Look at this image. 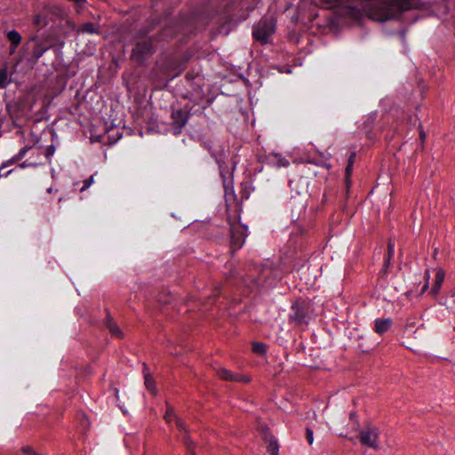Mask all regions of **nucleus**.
Segmentation results:
<instances>
[{"mask_svg": "<svg viewBox=\"0 0 455 455\" xmlns=\"http://www.w3.org/2000/svg\"><path fill=\"white\" fill-rule=\"evenodd\" d=\"M227 212V220L230 226V247L231 251L234 252L240 249L244 243L246 236V227L239 223L240 210L237 206L235 207L233 215L231 214L228 208Z\"/></svg>", "mask_w": 455, "mask_h": 455, "instance_id": "1", "label": "nucleus"}, {"mask_svg": "<svg viewBox=\"0 0 455 455\" xmlns=\"http://www.w3.org/2000/svg\"><path fill=\"white\" fill-rule=\"evenodd\" d=\"M148 31L144 30L138 33L136 44L131 54V59L139 65H142L145 59L154 52L151 39L145 37Z\"/></svg>", "mask_w": 455, "mask_h": 455, "instance_id": "2", "label": "nucleus"}, {"mask_svg": "<svg viewBox=\"0 0 455 455\" xmlns=\"http://www.w3.org/2000/svg\"><path fill=\"white\" fill-rule=\"evenodd\" d=\"M212 103V100H207V104L205 106H203L201 110L196 109L193 110V106L188 108V111H184L183 109H177L173 110L172 112L171 117H172V125L173 129L174 134H180L182 131V128L186 125L188 117L190 115H194L196 113L202 114L203 111L210 106Z\"/></svg>", "mask_w": 455, "mask_h": 455, "instance_id": "3", "label": "nucleus"}, {"mask_svg": "<svg viewBox=\"0 0 455 455\" xmlns=\"http://www.w3.org/2000/svg\"><path fill=\"white\" fill-rule=\"evenodd\" d=\"M275 19L272 16L263 17L253 28V37L262 44H267L268 37L275 33Z\"/></svg>", "mask_w": 455, "mask_h": 455, "instance_id": "4", "label": "nucleus"}, {"mask_svg": "<svg viewBox=\"0 0 455 455\" xmlns=\"http://www.w3.org/2000/svg\"><path fill=\"white\" fill-rule=\"evenodd\" d=\"M359 442L362 445L371 448L375 451L379 449V429L376 426L368 424L359 431Z\"/></svg>", "mask_w": 455, "mask_h": 455, "instance_id": "5", "label": "nucleus"}, {"mask_svg": "<svg viewBox=\"0 0 455 455\" xmlns=\"http://www.w3.org/2000/svg\"><path fill=\"white\" fill-rule=\"evenodd\" d=\"M30 44H32V51L27 60L30 64L35 65L44 55V53L49 49V46H47L42 40L36 37H33L24 44L23 49L25 47L29 48Z\"/></svg>", "mask_w": 455, "mask_h": 455, "instance_id": "6", "label": "nucleus"}, {"mask_svg": "<svg viewBox=\"0 0 455 455\" xmlns=\"http://www.w3.org/2000/svg\"><path fill=\"white\" fill-rule=\"evenodd\" d=\"M292 313L290 315L291 321L295 323L297 325L302 324L308 315V305L305 300H296L291 305Z\"/></svg>", "mask_w": 455, "mask_h": 455, "instance_id": "7", "label": "nucleus"}, {"mask_svg": "<svg viewBox=\"0 0 455 455\" xmlns=\"http://www.w3.org/2000/svg\"><path fill=\"white\" fill-rule=\"evenodd\" d=\"M216 374L218 377L226 381L232 382H244L248 383L251 381V379L247 376L242 375L240 373L232 372L225 368H220L216 371Z\"/></svg>", "mask_w": 455, "mask_h": 455, "instance_id": "8", "label": "nucleus"}, {"mask_svg": "<svg viewBox=\"0 0 455 455\" xmlns=\"http://www.w3.org/2000/svg\"><path fill=\"white\" fill-rule=\"evenodd\" d=\"M289 187L292 196H305L307 193V184L302 177H298L290 181Z\"/></svg>", "mask_w": 455, "mask_h": 455, "instance_id": "9", "label": "nucleus"}, {"mask_svg": "<svg viewBox=\"0 0 455 455\" xmlns=\"http://www.w3.org/2000/svg\"><path fill=\"white\" fill-rule=\"evenodd\" d=\"M106 312H107V316H106V320H105V326L108 328V330L113 336H115L118 339H122L123 331H121V329L118 327L116 323L111 317L109 311L106 310Z\"/></svg>", "mask_w": 455, "mask_h": 455, "instance_id": "10", "label": "nucleus"}, {"mask_svg": "<svg viewBox=\"0 0 455 455\" xmlns=\"http://www.w3.org/2000/svg\"><path fill=\"white\" fill-rule=\"evenodd\" d=\"M392 325V320L389 318L377 319L374 324V331L378 334H383L387 332Z\"/></svg>", "mask_w": 455, "mask_h": 455, "instance_id": "11", "label": "nucleus"}, {"mask_svg": "<svg viewBox=\"0 0 455 455\" xmlns=\"http://www.w3.org/2000/svg\"><path fill=\"white\" fill-rule=\"evenodd\" d=\"M444 275H445V273L443 269H438L436 274H435V283L431 289V293L433 295H437L440 291V289L443 283V281H444Z\"/></svg>", "mask_w": 455, "mask_h": 455, "instance_id": "12", "label": "nucleus"}, {"mask_svg": "<svg viewBox=\"0 0 455 455\" xmlns=\"http://www.w3.org/2000/svg\"><path fill=\"white\" fill-rule=\"evenodd\" d=\"M265 443H267V450L270 455H279V445L277 440L274 436L269 437L268 441Z\"/></svg>", "mask_w": 455, "mask_h": 455, "instance_id": "13", "label": "nucleus"}, {"mask_svg": "<svg viewBox=\"0 0 455 455\" xmlns=\"http://www.w3.org/2000/svg\"><path fill=\"white\" fill-rule=\"evenodd\" d=\"M6 37L11 44L20 45L22 40L21 35L16 30L8 31Z\"/></svg>", "mask_w": 455, "mask_h": 455, "instance_id": "14", "label": "nucleus"}, {"mask_svg": "<svg viewBox=\"0 0 455 455\" xmlns=\"http://www.w3.org/2000/svg\"><path fill=\"white\" fill-rule=\"evenodd\" d=\"M79 33H88V34H93V33H99L98 29L96 28L95 24L92 22L84 23L81 26V28L78 29Z\"/></svg>", "mask_w": 455, "mask_h": 455, "instance_id": "15", "label": "nucleus"}, {"mask_svg": "<svg viewBox=\"0 0 455 455\" xmlns=\"http://www.w3.org/2000/svg\"><path fill=\"white\" fill-rule=\"evenodd\" d=\"M9 83L7 68L4 66L0 68V88H5Z\"/></svg>", "mask_w": 455, "mask_h": 455, "instance_id": "16", "label": "nucleus"}, {"mask_svg": "<svg viewBox=\"0 0 455 455\" xmlns=\"http://www.w3.org/2000/svg\"><path fill=\"white\" fill-rule=\"evenodd\" d=\"M48 21L45 17H43L40 14H36L33 16V24L37 28H44L47 25Z\"/></svg>", "mask_w": 455, "mask_h": 455, "instance_id": "17", "label": "nucleus"}, {"mask_svg": "<svg viewBox=\"0 0 455 455\" xmlns=\"http://www.w3.org/2000/svg\"><path fill=\"white\" fill-rule=\"evenodd\" d=\"M145 385L151 393L156 394L155 381L148 373L145 375Z\"/></svg>", "mask_w": 455, "mask_h": 455, "instance_id": "18", "label": "nucleus"}, {"mask_svg": "<svg viewBox=\"0 0 455 455\" xmlns=\"http://www.w3.org/2000/svg\"><path fill=\"white\" fill-rule=\"evenodd\" d=\"M267 346L261 342H255L252 344V351L259 355H264L266 353Z\"/></svg>", "mask_w": 455, "mask_h": 455, "instance_id": "19", "label": "nucleus"}, {"mask_svg": "<svg viewBox=\"0 0 455 455\" xmlns=\"http://www.w3.org/2000/svg\"><path fill=\"white\" fill-rule=\"evenodd\" d=\"M404 346L406 347V348L413 351L414 353H418L419 349L421 347V342L410 340Z\"/></svg>", "mask_w": 455, "mask_h": 455, "instance_id": "20", "label": "nucleus"}, {"mask_svg": "<svg viewBox=\"0 0 455 455\" xmlns=\"http://www.w3.org/2000/svg\"><path fill=\"white\" fill-rule=\"evenodd\" d=\"M259 430H260V433H261V435H262V439L264 440V442H267L268 438L273 436L271 435V433H270L269 427L267 426H266V425L261 426L259 427Z\"/></svg>", "mask_w": 455, "mask_h": 455, "instance_id": "21", "label": "nucleus"}, {"mask_svg": "<svg viewBox=\"0 0 455 455\" xmlns=\"http://www.w3.org/2000/svg\"><path fill=\"white\" fill-rule=\"evenodd\" d=\"M93 181H94L93 175L90 176L88 179H85L83 182L84 185L81 188L80 191L81 192L85 191L93 183Z\"/></svg>", "mask_w": 455, "mask_h": 455, "instance_id": "22", "label": "nucleus"}, {"mask_svg": "<svg viewBox=\"0 0 455 455\" xmlns=\"http://www.w3.org/2000/svg\"><path fill=\"white\" fill-rule=\"evenodd\" d=\"M425 331H426V327L421 324L415 331H414V334H415V337L414 339H421L425 336Z\"/></svg>", "mask_w": 455, "mask_h": 455, "instance_id": "23", "label": "nucleus"}, {"mask_svg": "<svg viewBox=\"0 0 455 455\" xmlns=\"http://www.w3.org/2000/svg\"><path fill=\"white\" fill-rule=\"evenodd\" d=\"M21 451L26 455H40L39 453L35 451L34 449L29 445L23 446L21 448Z\"/></svg>", "mask_w": 455, "mask_h": 455, "instance_id": "24", "label": "nucleus"}, {"mask_svg": "<svg viewBox=\"0 0 455 455\" xmlns=\"http://www.w3.org/2000/svg\"><path fill=\"white\" fill-rule=\"evenodd\" d=\"M425 278H426V283L421 289L420 295L423 294L428 289V283H429V278H430V273H429L428 269H427L425 271Z\"/></svg>", "mask_w": 455, "mask_h": 455, "instance_id": "25", "label": "nucleus"}, {"mask_svg": "<svg viewBox=\"0 0 455 455\" xmlns=\"http://www.w3.org/2000/svg\"><path fill=\"white\" fill-rule=\"evenodd\" d=\"M184 443H185V445L187 446V449H188V451L189 454H190V455H196V454L194 453V451H192V444H193V443H192V441L189 439V437H188V436H185V437H184Z\"/></svg>", "mask_w": 455, "mask_h": 455, "instance_id": "26", "label": "nucleus"}, {"mask_svg": "<svg viewBox=\"0 0 455 455\" xmlns=\"http://www.w3.org/2000/svg\"><path fill=\"white\" fill-rule=\"evenodd\" d=\"M352 172H353V165L347 164V167L345 170V179H346L347 183H348L350 180Z\"/></svg>", "mask_w": 455, "mask_h": 455, "instance_id": "27", "label": "nucleus"}, {"mask_svg": "<svg viewBox=\"0 0 455 455\" xmlns=\"http://www.w3.org/2000/svg\"><path fill=\"white\" fill-rule=\"evenodd\" d=\"M419 140H420V142H421V145H422V148L424 147V143H425V140H426V138H427V135H426V132L422 127L421 124L419 125Z\"/></svg>", "mask_w": 455, "mask_h": 455, "instance_id": "28", "label": "nucleus"}, {"mask_svg": "<svg viewBox=\"0 0 455 455\" xmlns=\"http://www.w3.org/2000/svg\"><path fill=\"white\" fill-rule=\"evenodd\" d=\"M306 438L309 444L313 443L314 437H313V430L309 427L306 428Z\"/></svg>", "mask_w": 455, "mask_h": 455, "instance_id": "29", "label": "nucleus"}, {"mask_svg": "<svg viewBox=\"0 0 455 455\" xmlns=\"http://www.w3.org/2000/svg\"><path fill=\"white\" fill-rule=\"evenodd\" d=\"M30 148L29 147H24L22 148L19 153L15 156L16 159L18 161H20V159H22L24 157V156L26 155V153L28 151Z\"/></svg>", "mask_w": 455, "mask_h": 455, "instance_id": "30", "label": "nucleus"}, {"mask_svg": "<svg viewBox=\"0 0 455 455\" xmlns=\"http://www.w3.org/2000/svg\"><path fill=\"white\" fill-rule=\"evenodd\" d=\"M17 162H18V160L16 159V157H15V156H14L12 158H11V159H9V160H7L6 162H4V163L2 164V165L0 166V171H1L2 169L5 168V167H7V166H9V165H11V164H13L17 163Z\"/></svg>", "mask_w": 455, "mask_h": 455, "instance_id": "31", "label": "nucleus"}, {"mask_svg": "<svg viewBox=\"0 0 455 455\" xmlns=\"http://www.w3.org/2000/svg\"><path fill=\"white\" fill-rule=\"evenodd\" d=\"M54 152H55V147L53 145L48 146L45 150L46 158L49 159L52 156H53Z\"/></svg>", "mask_w": 455, "mask_h": 455, "instance_id": "32", "label": "nucleus"}, {"mask_svg": "<svg viewBox=\"0 0 455 455\" xmlns=\"http://www.w3.org/2000/svg\"><path fill=\"white\" fill-rule=\"evenodd\" d=\"M394 255V243L391 242V240H389L388 243H387V257H388L389 259H392Z\"/></svg>", "mask_w": 455, "mask_h": 455, "instance_id": "33", "label": "nucleus"}, {"mask_svg": "<svg viewBox=\"0 0 455 455\" xmlns=\"http://www.w3.org/2000/svg\"><path fill=\"white\" fill-rule=\"evenodd\" d=\"M349 13L354 17V18H360L361 17V11L359 9H356V8H351Z\"/></svg>", "mask_w": 455, "mask_h": 455, "instance_id": "34", "label": "nucleus"}, {"mask_svg": "<svg viewBox=\"0 0 455 455\" xmlns=\"http://www.w3.org/2000/svg\"><path fill=\"white\" fill-rule=\"evenodd\" d=\"M355 156H356L355 151L351 152V154L348 157V160H347V164L354 165Z\"/></svg>", "mask_w": 455, "mask_h": 455, "instance_id": "35", "label": "nucleus"}, {"mask_svg": "<svg viewBox=\"0 0 455 455\" xmlns=\"http://www.w3.org/2000/svg\"><path fill=\"white\" fill-rule=\"evenodd\" d=\"M176 426L179 429L186 431L185 423L180 419H176Z\"/></svg>", "mask_w": 455, "mask_h": 455, "instance_id": "36", "label": "nucleus"}, {"mask_svg": "<svg viewBox=\"0 0 455 455\" xmlns=\"http://www.w3.org/2000/svg\"><path fill=\"white\" fill-rule=\"evenodd\" d=\"M349 418H350V419H351V420H354V421H355V423L356 427H359V421H358V419H357V415H356V413H355V411L351 412V413L349 414Z\"/></svg>", "mask_w": 455, "mask_h": 455, "instance_id": "37", "label": "nucleus"}, {"mask_svg": "<svg viewBox=\"0 0 455 455\" xmlns=\"http://www.w3.org/2000/svg\"><path fill=\"white\" fill-rule=\"evenodd\" d=\"M174 417L172 411H167L164 415V419L167 422H170L172 420V418Z\"/></svg>", "mask_w": 455, "mask_h": 455, "instance_id": "38", "label": "nucleus"}, {"mask_svg": "<svg viewBox=\"0 0 455 455\" xmlns=\"http://www.w3.org/2000/svg\"><path fill=\"white\" fill-rule=\"evenodd\" d=\"M390 261H391V259L387 257L385 259V262H384V271H386V269L389 267Z\"/></svg>", "mask_w": 455, "mask_h": 455, "instance_id": "39", "label": "nucleus"}, {"mask_svg": "<svg viewBox=\"0 0 455 455\" xmlns=\"http://www.w3.org/2000/svg\"><path fill=\"white\" fill-rule=\"evenodd\" d=\"M82 424H84L87 427H89L90 423H89V419L87 416L84 415L83 417Z\"/></svg>", "mask_w": 455, "mask_h": 455, "instance_id": "40", "label": "nucleus"}, {"mask_svg": "<svg viewBox=\"0 0 455 455\" xmlns=\"http://www.w3.org/2000/svg\"><path fill=\"white\" fill-rule=\"evenodd\" d=\"M18 46L19 45H16V44H11L10 45V54H13L16 52Z\"/></svg>", "mask_w": 455, "mask_h": 455, "instance_id": "41", "label": "nucleus"}, {"mask_svg": "<svg viewBox=\"0 0 455 455\" xmlns=\"http://www.w3.org/2000/svg\"><path fill=\"white\" fill-rule=\"evenodd\" d=\"M288 164L289 163L287 160H283V159L280 160V165H282V166H286V165H288Z\"/></svg>", "mask_w": 455, "mask_h": 455, "instance_id": "42", "label": "nucleus"}, {"mask_svg": "<svg viewBox=\"0 0 455 455\" xmlns=\"http://www.w3.org/2000/svg\"><path fill=\"white\" fill-rule=\"evenodd\" d=\"M28 165H29V164H26V163H22L20 166L21 168H24V167H27V166H28Z\"/></svg>", "mask_w": 455, "mask_h": 455, "instance_id": "43", "label": "nucleus"}, {"mask_svg": "<svg viewBox=\"0 0 455 455\" xmlns=\"http://www.w3.org/2000/svg\"><path fill=\"white\" fill-rule=\"evenodd\" d=\"M219 294H220V292H219V291H214V292H213V296H214V297H218V296H219Z\"/></svg>", "mask_w": 455, "mask_h": 455, "instance_id": "44", "label": "nucleus"}, {"mask_svg": "<svg viewBox=\"0 0 455 455\" xmlns=\"http://www.w3.org/2000/svg\"><path fill=\"white\" fill-rule=\"evenodd\" d=\"M327 2H331V0H326Z\"/></svg>", "mask_w": 455, "mask_h": 455, "instance_id": "45", "label": "nucleus"}]
</instances>
